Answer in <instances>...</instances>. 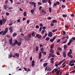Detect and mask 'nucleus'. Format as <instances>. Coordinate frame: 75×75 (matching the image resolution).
Listing matches in <instances>:
<instances>
[{"label": "nucleus", "instance_id": "obj_29", "mask_svg": "<svg viewBox=\"0 0 75 75\" xmlns=\"http://www.w3.org/2000/svg\"><path fill=\"white\" fill-rule=\"evenodd\" d=\"M23 16L24 17H26L27 16V13L26 12H25L23 13Z\"/></svg>", "mask_w": 75, "mask_h": 75}, {"label": "nucleus", "instance_id": "obj_30", "mask_svg": "<svg viewBox=\"0 0 75 75\" xmlns=\"http://www.w3.org/2000/svg\"><path fill=\"white\" fill-rule=\"evenodd\" d=\"M42 53L44 54L45 55H47V52H42Z\"/></svg>", "mask_w": 75, "mask_h": 75}, {"label": "nucleus", "instance_id": "obj_17", "mask_svg": "<svg viewBox=\"0 0 75 75\" xmlns=\"http://www.w3.org/2000/svg\"><path fill=\"white\" fill-rule=\"evenodd\" d=\"M17 35V33H14L13 34V35H12L13 37H16V36Z\"/></svg>", "mask_w": 75, "mask_h": 75}, {"label": "nucleus", "instance_id": "obj_54", "mask_svg": "<svg viewBox=\"0 0 75 75\" xmlns=\"http://www.w3.org/2000/svg\"><path fill=\"white\" fill-rule=\"evenodd\" d=\"M56 37H57V35H56L55 36H54L53 38L52 39H53L54 40H55V39H56Z\"/></svg>", "mask_w": 75, "mask_h": 75}, {"label": "nucleus", "instance_id": "obj_60", "mask_svg": "<svg viewBox=\"0 0 75 75\" xmlns=\"http://www.w3.org/2000/svg\"><path fill=\"white\" fill-rule=\"evenodd\" d=\"M40 50L41 51H42V52H44V48H41Z\"/></svg>", "mask_w": 75, "mask_h": 75}, {"label": "nucleus", "instance_id": "obj_5", "mask_svg": "<svg viewBox=\"0 0 75 75\" xmlns=\"http://www.w3.org/2000/svg\"><path fill=\"white\" fill-rule=\"evenodd\" d=\"M41 53H42V52H40L39 54V55L38 57V58L39 59H41V56H42V54H41Z\"/></svg>", "mask_w": 75, "mask_h": 75}, {"label": "nucleus", "instance_id": "obj_51", "mask_svg": "<svg viewBox=\"0 0 75 75\" xmlns=\"http://www.w3.org/2000/svg\"><path fill=\"white\" fill-rule=\"evenodd\" d=\"M41 38H42V36H41V35H40L39 36L38 38V39H41Z\"/></svg>", "mask_w": 75, "mask_h": 75}, {"label": "nucleus", "instance_id": "obj_21", "mask_svg": "<svg viewBox=\"0 0 75 75\" xmlns=\"http://www.w3.org/2000/svg\"><path fill=\"white\" fill-rule=\"evenodd\" d=\"M50 41L51 42H52H52H53L54 41V40L52 39H51L50 40Z\"/></svg>", "mask_w": 75, "mask_h": 75}, {"label": "nucleus", "instance_id": "obj_58", "mask_svg": "<svg viewBox=\"0 0 75 75\" xmlns=\"http://www.w3.org/2000/svg\"><path fill=\"white\" fill-rule=\"evenodd\" d=\"M62 8H65L66 6L65 5H62Z\"/></svg>", "mask_w": 75, "mask_h": 75}, {"label": "nucleus", "instance_id": "obj_2", "mask_svg": "<svg viewBox=\"0 0 75 75\" xmlns=\"http://www.w3.org/2000/svg\"><path fill=\"white\" fill-rule=\"evenodd\" d=\"M23 38L25 40H26V41H29L30 40V38L28 36H25L23 37Z\"/></svg>", "mask_w": 75, "mask_h": 75}, {"label": "nucleus", "instance_id": "obj_41", "mask_svg": "<svg viewBox=\"0 0 75 75\" xmlns=\"http://www.w3.org/2000/svg\"><path fill=\"white\" fill-rule=\"evenodd\" d=\"M45 29H43V30H42V33L44 34V32H45Z\"/></svg>", "mask_w": 75, "mask_h": 75}, {"label": "nucleus", "instance_id": "obj_44", "mask_svg": "<svg viewBox=\"0 0 75 75\" xmlns=\"http://www.w3.org/2000/svg\"><path fill=\"white\" fill-rule=\"evenodd\" d=\"M48 3L50 5H51V1L49 0L48 1Z\"/></svg>", "mask_w": 75, "mask_h": 75}, {"label": "nucleus", "instance_id": "obj_40", "mask_svg": "<svg viewBox=\"0 0 75 75\" xmlns=\"http://www.w3.org/2000/svg\"><path fill=\"white\" fill-rule=\"evenodd\" d=\"M60 41H61V39H58L57 41V43H59Z\"/></svg>", "mask_w": 75, "mask_h": 75}, {"label": "nucleus", "instance_id": "obj_1", "mask_svg": "<svg viewBox=\"0 0 75 75\" xmlns=\"http://www.w3.org/2000/svg\"><path fill=\"white\" fill-rule=\"evenodd\" d=\"M52 34H53V33L52 32H49L48 35V37H52Z\"/></svg>", "mask_w": 75, "mask_h": 75}, {"label": "nucleus", "instance_id": "obj_3", "mask_svg": "<svg viewBox=\"0 0 75 75\" xmlns=\"http://www.w3.org/2000/svg\"><path fill=\"white\" fill-rule=\"evenodd\" d=\"M9 30H10V33H12L13 31V27L12 26H10L9 28Z\"/></svg>", "mask_w": 75, "mask_h": 75}, {"label": "nucleus", "instance_id": "obj_8", "mask_svg": "<svg viewBox=\"0 0 75 75\" xmlns=\"http://www.w3.org/2000/svg\"><path fill=\"white\" fill-rule=\"evenodd\" d=\"M32 65L31 66L32 67H34V65H35V61H32Z\"/></svg>", "mask_w": 75, "mask_h": 75}, {"label": "nucleus", "instance_id": "obj_33", "mask_svg": "<svg viewBox=\"0 0 75 75\" xmlns=\"http://www.w3.org/2000/svg\"><path fill=\"white\" fill-rule=\"evenodd\" d=\"M53 70H55V71H54L55 72H57V71H58V69L57 68L54 69Z\"/></svg>", "mask_w": 75, "mask_h": 75}, {"label": "nucleus", "instance_id": "obj_7", "mask_svg": "<svg viewBox=\"0 0 75 75\" xmlns=\"http://www.w3.org/2000/svg\"><path fill=\"white\" fill-rule=\"evenodd\" d=\"M36 3L34 1H32V5H33L34 7H36Z\"/></svg>", "mask_w": 75, "mask_h": 75}, {"label": "nucleus", "instance_id": "obj_38", "mask_svg": "<svg viewBox=\"0 0 75 75\" xmlns=\"http://www.w3.org/2000/svg\"><path fill=\"white\" fill-rule=\"evenodd\" d=\"M19 42H21V41H23V39L21 38H19Z\"/></svg>", "mask_w": 75, "mask_h": 75}, {"label": "nucleus", "instance_id": "obj_11", "mask_svg": "<svg viewBox=\"0 0 75 75\" xmlns=\"http://www.w3.org/2000/svg\"><path fill=\"white\" fill-rule=\"evenodd\" d=\"M27 36L29 38H31V34L30 33L28 34Z\"/></svg>", "mask_w": 75, "mask_h": 75}, {"label": "nucleus", "instance_id": "obj_61", "mask_svg": "<svg viewBox=\"0 0 75 75\" xmlns=\"http://www.w3.org/2000/svg\"><path fill=\"white\" fill-rule=\"evenodd\" d=\"M13 56V54H10L9 55V58H11Z\"/></svg>", "mask_w": 75, "mask_h": 75}, {"label": "nucleus", "instance_id": "obj_37", "mask_svg": "<svg viewBox=\"0 0 75 75\" xmlns=\"http://www.w3.org/2000/svg\"><path fill=\"white\" fill-rule=\"evenodd\" d=\"M69 52H68L67 53L69 54V53H71V54H72V50L70 49L69 50Z\"/></svg>", "mask_w": 75, "mask_h": 75}, {"label": "nucleus", "instance_id": "obj_24", "mask_svg": "<svg viewBox=\"0 0 75 75\" xmlns=\"http://www.w3.org/2000/svg\"><path fill=\"white\" fill-rule=\"evenodd\" d=\"M4 8L5 10H6V9H7V6H5V5H4Z\"/></svg>", "mask_w": 75, "mask_h": 75}, {"label": "nucleus", "instance_id": "obj_13", "mask_svg": "<svg viewBox=\"0 0 75 75\" xmlns=\"http://www.w3.org/2000/svg\"><path fill=\"white\" fill-rule=\"evenodd\" d=\"M48 65V63H44L43 64V67H46Z\"/></svg>", "mask_w": 75, "mask_h": 75}, {"label": "nucleus", "instance_id": "obj_55", "mask_svg": "<svg viewBox=\"0 0 75 75\" xmlns=\"http://www.w3.org/2000/svg\"><path fill=\"white\" fill-rule=\"evenodd\" d=\"M8 2V0H6L5 2V4H7Z\"/></svg>", "mask_w": 75, "mask_h": 75}, {"label": "nucleus", "instance_id": "obj_45", "mask_svg": "<svg viewBox=\"0 0 75 75\" xmlns=\"http://www.w3.org/2000/svg\"><path fill=\"white\" fill-rule=\"evenodd\" d=\"M12 40H13V39H12V38H11V39L9 40V42H12Z\"/></svg>", "mask_w": 75, "mask_h": 75}, {"label": "nucleus", "instance_id": "obj_59", "mask_svg": "<svg viewBox=\"0 0 75 75\" xmlns=\"http://www.w3.org/2000/svg\"><path fill=\"white\" fill-rule=\"evenodd\" d=\"M72 41H73V40H72V39H71L69 41V42L71 43Z\"/></svg>", "mask_w": 75, "mask_h": 75}, {"label": "nucleus", "instance_id": "obj_52", "mask_svg": "<svg viewBox=\"0 0 75 75\" xmlns=\"http://www.w3.org/2000/svg\"><path fill=\"white\" fill-rule=\"evenodd\" d=\"M16 44H18V42L17 41V40H16V41L14 42Z\"/></svg>", "mask_w": 75, "mask_h": 75}, {"label": "nucleus", "instance_id": "obj_35", "mask_svg": "<svg viewBox=\"0 0 75 75\" xmlns=\"http://www.w3.org/2000/svg\"><path fill=\"white\" fill-rule=\"evenodd\" d=\"M49 12L50 13H51V7H49Z\"/></svg>", "mask_w": 75, "mask_h": 75}, {"label": "nucleus", "instance_id": "obj_50", "mask_svg": "<svg viewBox=\"0 0 75 75\" xmlns=\"http://www.w3.org/2000/svg\"><path fill=\"white\" fill-rule=\"evenodd\" d=\"M39 36H40V34H38L36 35V37H37V38H38Z\"/></svg>", "mask_w": 75, "mask_h": 75}, {"label": "nucleus", "instance_id": "obj_6", "mask_svg": "<svg viewBox=\"0 0 75 75\" xmlns=\"http://www.w3.org/2000/svg\"><path fill=\"white\" fill-rule=\"evenodd\" d=\"M49 55L50 57H55V55L52 54V53H50L49 54Z\"/></svg>", "mask_w": 75, "mask_h": 75}, {"label": "nucleus", "instance_id": "obj_53", "mask_svg": "<svg viewBox=\"0 0 75 75\" xmlns=\"http://www.w3.org/2000/svg\"><path fill=\"white\" fill-rule=\"evenodd\" d=\"M39 26H40V27H43V25H42V23H40Z\"/></svg>", "mask_w": 75, "mask_h": 75}, {"label": "nucleus", "instance_id": "obj_12", "mask_svg": "<svg viewBox=\"0 0 75 75\" xmlns=\"http://www.w3.org/2000/svg\"><path fill=\"white\" fill-rule=\"evenodd\" d=\"M51 68L50 67H48V69H47V72H48V71H51Z\"/></svg>", "mask_w": 75, "mask_h": 75}, {"label": "nucleus", "instance_id": "obj_14", "mask_svg": "<svg viewBox=\"0 0 75 75\" xmlns=\"http://www.w3.org/2000/svg\"><path fill=\"white\" fill-rule=\"evenodd\" d=\"M74 62H75V60H71V61L69 62L70 64H72V63H74Z\"/></svg>", "mask_w": 75, "mask_h": 75}, {"label": "nucleus", "instance_id": "obj_26", "mask_svg": "<svg viewBox=\"0 0 75 75\" xmlns=\"http://www.w3.org/2000/svg\"><path fill=\"white\" fill-rule=\"evenodd\" d=\"M68 41V40L66 39L62 43V44H66L67 42Z\"/></svg>", "mask_w": 75, "mask_h": 75}, {"label": "nucleus", "instance_id": "obj_10", "mask_svg": "<svg viewBox=\"0 0 75 75\" xmlns=\"http://www.w3.org/2000/svg\"><path fill=\"white\" fill-rule=\"evenodd\" d=\"M50 52L52 54H54V50L52 49H51L50 50Z\"/></svg>", "mask_w": 75, "mask_h": 75}, {"label": "nucleus", "instance_id": "obj_9", "mask_svg": "<svg viewBox=\"0 0 75 75\" xmlns=\"http://www.w3.org/2000/svg\"><path fill=\"white\" fill-rule=\"evenodd\" d=\"M63 57L64 58H65L67 57V54H66V52H64L63 53Z\"/></svg>", "mask_w": 75, "mask_h": 75}, {"label": "nucleus", "instance_id": "obj_62", "mask_svg": "<svg viewBox=\"0 0 75 75\" xmlns=\"http://www.w3.org/2000/svg\"><path fill=\"white\" fill-rule=\"evenodd\" d=\"M57 5V3L55 2L54 4V6L55 7V6H56Z\"/></svg>", "mask_w": 75, "mask_h": 75}, {"label": "nucleus", "instance_id": "obj_19", "mask_svg": "<svg viewBox=\"0 0 75 75\" xmlns=\"http://www.w3.org/2000/svg\"><path fill=\"white\" fill-rule=\"evenodd\" d=\"M52 22L53 23H57V21L56 20H53L52 21Z\"/></svg>", "mask_w": 75, "mask_h": 75}, {"label": "nucleus", "instance_id": "obj_4", "mask_svg": "<svg viewBox=\"0 0 75 75\" xmlns=\"http://www.w3.org/2000/svg\"><path fill=\"white\" fill-rule=\"evenodd\" d=\"M71 54H72V53H67V56L70 58H73V56Z\"/></svg>", "mask_w": 75, "mask_h": 75}, {"label": "nucleus", "instance_id": "obj_46", "mask_svg": "<svg viewBox=\"0 0 75 75\" xmlns=\"http://www.w3.org/2000/svg\"><path fill=\"white\" fill-rule=\"evenodd\" d=\"M71 40H73V41H75V37H73L71 38Z\"/></svg>", "mask_w": 75, "mask_h": 75}, {"label": "nucleus", "instance_id": "obj_23", "mask_svg": "<svg viewBox=\"0 0 75 75\" xmlns=\"http://www.w3.org/2000/svg\"><path fill=\"white\" fill-rule=\"evenodd\" d=\"M18 47H20V45H21V42H18Z\"/></svg>", "mask_w": 75, "mask_h": 75}, {"label": "nucleus", "instance_id": "obj_18", "mask_svg": "<svg viewBox=\"0 0 75 75\" xmlns=\"http://www.w3.org/2000/svg\"><path fill=\"white\" fill-rule=\"evenodd\" d=\"M3 21L2 20H0V25H3Z\"/></svg>", "mask_w": 75, "mask_h": 75}, {"label": "nucleus", "instance_id": "obj_42", "mask_svg": "<svg viewBox=\"0 0 75 75\" xmlns=\"http://www.w3.org/2000/svg\"><path fill=\"white\" fill-rule=\"evenodd\" d=\"M38 6H39V5H42V3H40V2H38Z\"/></svg>", "mask_w": 75, "mask_h": 75}, {"label": "nucleus", "instance_id": "obj_36", "mask_svg": "<svg viewBox=\"0 0 75 75\" xmlns=\"http://www.w3.org/2000/svg\"><path fill=\"white\" fill-rule=\"evenodd\" d=\"M54 47V45H52L50 47V48H51V49H52V48H53Z\"/></svg>", "mask_w": 75, "mask_h": 75}, {"label": "nucleus", "instance_id": "obj_22", "mask_svg": "<svg viewBox=\"0 0 75 75\" xmlns=\"http://www.w3.org/2000/svg\"><path fill=\"white\" fill-rule=\"evenodd\" d=\"M35 32L34 31L32 33V36H33V37H35V35L34 34Z\"/></svg>", "mask_w": 75, "mask_h": 75}, {"label": "nucleus", "instance_id": "obj_31", "mask_svg": "<svg viewBox=\"0 0 75 75\" xmlns=\"http://www.w3.org/2000/svg\"><path fill=\"white\" fill-rule=\"evenodd\" d=\"M7 33V32H6L5 31H3V32L2 33V35H5V34Z\"/></svg>", "mask_w": 75, "mask_h": 75}, {"label": "nucleus", "instance_id": "obj_27", "mask_svg": "<svg viewBox=\"0 0 75 75\" xmlns=\"http://www.w3.org/2000/svg\"><path fill=\"white\" fill-rule=\"evenodd\" d=\"M57 50H59V51H62V49L61 48V47H58Z\"/></svg>", "mask_w": 75, "mask_h": 75}, {"label": "nucleus", "instance_id": "obj_25", "mask_svg": "<svg viewBox=\"0 0 75 75\" xmlns=\"http://www.w3.org/2000/svg\"><path fill=\"white\" fill-rule=\"evenodd\" d=\"M2 21L4 22H6L7 20L6 18H2Z\"/></svg>", "mask_w": 75, "mask_h": 75}, {"label": "nucleus", "instance_id": "obj_20", "mask_svg": "<svg viewBox=\"0 0 75 75\" xmlns=\"http://www.w3.org/2000/svg\"><path fill=\"white\" fill-rule=\"evenodd\" d=\"M15 55V56H16V57H19V54L18 53H16Z\"/></svg>", "mask_w": 75, "mask_h": 75}, {"label": "nucleus", "instance_id": "obj_34", "mask_svg": "<svg viewBox=\"0 0 75 75\" xmlns=\"http://www.w3.org/2000/svg\"><path fill=\"white\" fill-rule=\"evenodd\" d=\"M54 23H52H52H51L50 24V25L51 27H53V26H54Z\"/></svg>", "mask_w": 75, "mask_h": 75}, {"label": "nucleus", "instance_id": "obj_43", "mask_svg": "<svg viewBox=\"0 0 75 75\" xmlns=\"http://www.w3.org/2000/svg\"><path fill=\"white\" fill-rule=\"evenodd\" d=\"M62 16L63 17H67V15H66L63 14L62 15Z\"/></svg>", "mask_w": 75, "mask_h": 75}, {"label": "nucleus", "instance_id": "obj_39", "mask_svg": "<svg viewBox=\"0 0 75 75\" xmlns=\"http://www.w3.org/2000/svg\"><path fill=\"white\" fill-rule=\"evenodd\" d=\"M67 48V46L66 45H65L64 46V48L65 50H66V48Z\"/></svg>", "mask_w": 75, "mask_h": 75}, {"label": "nucleus", "instance_id": "obj_63", "mask_svg": "<svg viewBox=\"0 0 75 75\" xmlns=\"http://www.w3.org/2000/svg\"><path fill=\"white\" fill-rule=\"evenodd\" d=\"M63 35H65L66 34V32H65V31H63Z\"/></svg>", "mask_w": 75, "mask_h": 75}, {"label": "nucleus", "instance_id": "obj_32", "mask_svg": "<svg viewBox=\"0 0 75 75\" xmlns=\"http://www.w3.org/2000/svg\"><path fill=\"white\" fill-rule=\"evenodd\" d=\"M50 38H47L45 39V40H46L47 41H48L50 40Z\"/></svg>", "mask_w": 75, "mask_h": 75}, {"label": "nucleus", "instance_id": "obj_47", "mask_svg": "<svg viewBox=\"0 0 75 75\" xmlns=\"http://www.w3.org/2000/svg\"><path fill=\"white\" fill-rule=\"evenodd\" d=\"M42 2L43 3H46V0H43Z\"/></svg>", "mask_w": 75, "mask_h": 75}, {"label": "nucleus", "instance_id": "obj_16", "mask_svg": "<svg viewBox=\"0 0 75 75\" xmlns=\"http://www.w3.org/2000/svg\"><path fill=\"white\" fill-rule=\"evenodd\" d=\"M71 63H69V65L70 66H71V67H72V66H74V63H73L72 64H71Z\"/></svg>", "mask_w": 75, "mask_h": 75}, {"label": "nucleus", "instance_id": "obj_57", "mask_svg": "<svg viewBox=\"0 0 75 75\" xmlns=\"http://www.w3.org/2000/svg\"><path fill=\"white\" fill-rule=\"evenodd\" d=\"M39 31H41V30H42V27H40L39 29Z\"/></svg>", "mask_w": 75, "mask_h": 75}, {"label": "nucleus", "instance_id": "obj_49", "mask_svg": "<svg viewBox=\"0 0 75 75\" xmlns=\"http://www.w3.org/2000/svg\"><path fill=\"white\" fill-rule=\"evenodd\" d=\"M35 28H40V26H38V25H37L36 26Z\"/></svg>", "mask_w": 75, "mask_h": 75}, {"label": "nucleus", "instance_id": "obj_56", "mask_svg": "<svg viewBox=\"0 0 75 75\" xmlns=\"http://www.w3.org/2000/svg\"><path fill=\"white\" fill-rule=\"evenodd\" d=\"M42 8V6H40L39 7V10H40V11H41V9Z\"/></svg>", "mask_w": 75, "mask_h": 75}, {"label": "nucleus", "instance_id": "obj_28", "mask_svg": "<svg viewBox=\"0 0 75 75\" xmlns=\"http://www.w3.org/2000/svg\"><path fill=\"white\" fill-rule=\"evenodd\" d=\"M8 31V28H6L5 29V30H4L5 32L7 33Z\"/></svg>", "mask_w": 75, "mask_h": 75}, {"label": "nucleus", "instance_id": "obj_64", "mask_svg": "<svg viewBox=\"0 0 75 75\" xmlns=\"http://www.w3.org/2000/svg\"><path fill=\"white\" fill-rule=\"evenodd\" d=\"M30 23V20H28L27 21V24H28Z\"/></svg>", "mask_w": 75, "mask_h": 75}, {"label": "nucleus", "instance_id": "obj_15", "mask_svg": "<svg viewBox=\"0 0 75 75\" xmlns=\"http://www.w3.org/2000/svg\"><path fill=\"white\" fill-rule=\"evenodd\" d=\"M35 11L34 10V9H32L30 11V12L32 14H34V12Z\"/></svg>", "mask_w": 75, "mask_h": 75}, {"label": "nucleus", "instance_id": "obj_48", "mask_svg": "<svg viewBox=\"0 0 75 75\" xmlns=\"http://www.w3.org/2000/svg\"><path fill=\"white\" fill-rule=\"evenodd\" d=\"M38 47H36V51H38Z\"/></svg>", "mask_w": 75, "mask_h": 75}]
</instances>
